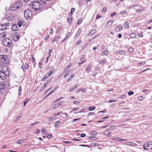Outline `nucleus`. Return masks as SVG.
<instances>
[{
    "mask_svg": "<svg viewBox=\"0 0 152 152\" xmlns=\"http://www.w3.org/2000/svg\"><path fill=\"white\" fill-rule=\"evenodd\" d=\"M32 6L33 8L36 11H39L42 8V5L37 1H34L33 2Z\"/></svg>",
    "mask_w": 152,
    "mask_h": 152,
    "instance_id": "f257e3e1",
    "label": "nucleus"
},
{
    "mask_svg": "<svg viewBox=\"0 0 152 152\" xmlns=\"http://www.w3.org/2000/svg\"><path fill=\"white\" fill-rule=\"evenodd\" d=\"M11 40L6 38L3 39L2 42L3 44L5 46L9 47L11 45Z\"/></svg>",
    "mask_w": 152,
    "mask_h": 152,
    "instance_id": "f03ea898",
    "label": "nucleus"
},
{
    "mask_svg": "<svg viewBox=\"0 0 152 152\" xmlns=\"http://www.w3.org/2000/svg\"><path fill=\"white\" fill-rule=\"evenodd\" d=\"M24 15L25 18L28 19L31 17L32 15V13L30 10H27L24 12Z\"/></svg>",
    "mask_w": 152,
    "mask_h": 152,
    "instance_id": "7ed1b4c3",
    "label": "nucleus"
},
{
    "mask_svg": "<svg viewBox=\"0 0 152 152\" xmlns=\"http://www.w3.org/2000/svg\"><path fill=\"white\" fill-rule=\"evenodd\" d=\"M18 9H19V7H18V6H17L16 4H14L9 8L10 10L12 11H15Z\"/></svg>",
    "mask_w": 152,
    "mask_h": 152,
    "instance_id": "20e7f679",
    "label": "nucleus"
},
{
    "mask_svg": "<svg viewBox=\"0 0 152 152\" xmlns=\"http://www.w3.org/2000/svg\"><path fill=\"white\" fill-rule=\"evenodd\" d=\"M7 76V75H6L4 72L2 71H0V77L2 80H5Z\"/></svg>",
    "mask_w": 152,
    "mask_h": 152,
    "instance_id": "39448f33",
    "label": "nucleus"
},
{
    "mask_svg": "<svg viewBox=\"0 0 152 152\" xmlns=\"http://www.w3.org/2000/svg\"><path fill=\"white\" fill-rule=\"evenodd\" d=\"M7 58V56L5 55H0V59L2 62H4L5 61V60Z\"/></svg>",
    "mask_w": 152,
    "mask_h": 152,
    "instance_id": "423d86ee",
    "label": "nucleus"
},
{
    "mask_svg": "<svg viewBox=\"0 0 152 152\" xmlns=\"http://www.w3.org/2000/svg\"><path fill=\"white\" fill-rule=\"evenodd\" d=\"M6 19L8 20H10L13 19L14 16L12 14L7 15L6 17Z\"/></svg>",
    "mask_w": 152,
    "mask_h": 152,
    "instance_id": "0eeeda50",
    "label": "nucleus"
},
{
    "mask_svg": "<svg viewBox=\"0 0 152 152\" xmlns=\"http://www.w3.org/2000/svg\"><path fill=\"white\" fill-rule=\"evenodd\" d=\"M18 29V27L17 25L16 24H14L12 25V31H16Z\"/></svg>",
    "mask_w": 152,
    "mask_h": 152,
    "instance_id": "6e6552de",
    "label": "nucleus"
},
{
    "mask_svg": "<svg viewBox=\"0 0 152 152\" xmlns=\"http://www.w3.org/2000/svg\"><path fill=\"white\" fill-rule=\"evenodd\" d=\"M86 61L85 56L84 55H82L81 58L80 59V61L81 62V63H83Z\"/></svg>",
    "mask_w": 152,
    "mask_h": 152,
    "instance_id": "1a4fd4ad",
    "label": "nucleus"
},
{
    "mask_svg": "<svg viewBox=\"0 0 152 152\" xmlns=\"http://www.w3.org/2000/svg\"><path fill=\"white\" fill-rule=\"evenodd\" d=\"M7 27H5L4 24H2L0 25V31L8 29Z\"/></svg>",
    "mask_w": 152,
    "mask_h": 152,
    "instance_id": "9d476101",
    "label": "nucleus"
},
{
    "mask_svg": "<svg viewBox=\"0 0 152 152\" xmlns=\"http://www.w3.org/2000/svg\"><path fill=\"white\" fill-rule=\"evenodd\" d=\"M50 80H47L45 83L44 85L41 88V89L43 90L46 87V86L50 82Z\"/></svg>",
    "mask_w": 152,
    "mask_h": 152,
    "instance_id": "9b49d317",
    "label": "nucleus"
},
{
    "mask_svg": "<svg viewBox=\"0 0 152 152\" xmlns=\"http://www.w3.org/2000/svg\"><path fill=\"white\" fill-rule=\"evenodd\" d=\"M15 4L17 5V6H18V7H19V8L21 7L23 5L22 2L21 1H19Z\"/></svg>",
    "mask_w": 152,
    "mask_h": 152,
    "instance_id": "f8f14e48",
    "label": "nucleus"
},
{
    "mask_svg": "<svg viewBox=\"0 0 152 152\" xmlns=\"http://www.w3.org/2000/svg\"><path fill=\"white\" fill-rule=\"evenodd\" d=\"M7 34L6 32L2 33L0 34V37L1 38H5L6 37Z\"/></svg>",
    "mask_w": 152,
    "mask_h": 152,
    "instance_id": "ddd939ff",
    "label": "nucleus"
},
{
    "mask_svg": "<svg viewBox=\"0 0 152 152\" xmlns=\"http://www.w3.org/2000/svg\"><path fill=\"white\" fill-rule=\"evenodd\" d=\"M78 86V85H75L73 87H71L69 90L70 92H71L75 89Z\"/></svg>",
    "mask_w": 152,
    "mask_h": 152,
    "instance_id": "4468645a",
    "label": "nucleus"
},
{
    "mask_svg": "<svg viewBox=\"0 0 152 152\" xmlns=\"http://www.w3.org/2000/svg\"><path fill=\"white\" fill-rule=\"evenodd\" d=\"M60 39H61V38H60L59 36L55 37L53 38L52 41L53 42H55L58 40Z\"/></svg>",
    "mask_w": 152,
    "mask_h": 152,
    "instance_id": "2eb2a0df",
    "label": "nucleus"
},
{
    "mask_svg": "<svg viewBox=\"0 0 152 152\" xmlns=\"http://www.w3.org/2000/svg\"><path fill=\"white\" fill-rule=\"evenodd\" d=\"M50 76V74H47L45 75L44 77L42 79V80L43 81H44L46 79V78H47L49 76Z\"/></svg>",
    "mask_w": 152,
    "mask_h": 152,
    "instance_id": "dca6fc26",
    "label": "nucleus"
},
{
    "mask_svg": "<svg viewBox=\"0 0 152 152\" xmlns=\"http://www.w3.org/2000/svg\"><path fill=\"white\" fill-rule=\"evenodd\" d=\"M104 133L106 135L109 136L111 133V132L110 131L107 130L104 131Z\"/></svg>",
    "mask_w": 152,
    "mask_h": 152,
    "instance_id": "f3484780",
    "label": "nucleus"
},
{
    "mask_svg": "<svg viewBox=\"0 0 152 152\" xmlns=\"http://www.w3.org/2000/svg\"><path fill=\"white\" fill-rule=\"evenodd\" d=\"M22 115V113H21L20 114H19L17 118H15V122H17L18 121V120L21 118Z\"/></svg>",
    "mask_w": 152,
    "mask_h": 152,
    "instance_id": "a211bd4d",
    "label": "nucleus"
},
{
    "mask_svg": "<svg viewBox=\"0 0 152 152\" xmlns=\"http://www.w3.org/2000/svg\"><path fill=\"white\" fill-rule=\"evenodd\" d=\"M81 29L80 28H79L78 29V30L76 34V37L77 38H78V37L79 36L80 34V32H81Z\"/></svg>",
    "mask_w": 152,
    "mask_h": 152,
    "instance_id": "6ab92c4d",
    "label": "nucleus"
},
{
    "mask_svg": "<svg viewBox=\"0 0 152 152\" xmlns=\"http://www.w3.org/2000/svg\"><path fill=\"white\" fill-rule=\"evenodd\" d=\"M73 70V69H72L70 70L66 74L64 75V77L66 78L67 76L69 75L71 73Z\"/></svg>",
    "mask_w": 152,
    "mask_h": 152,
    "instance_id": "aec40b11",
    "label": "nucleus"
},
{
    "mask_svg": "<svg viewBox=\"0 0 152 152\" xmlns=\"http://www.w3.org/2000/svg\"><path fill=\"white\" fill-rule=\"evenodd\" d=\"M75 10V9L74 8H72L71 9V12L69 14V15L70 16H72L73 15V13L74 12V11Z\"/></svg>",
    "mask_w": 152,
    "mask_h": 152,
    "instance_id": "412c9836",
    "label": "nucleus"
},
{
    "mask_svg": "<svg viewBox=\"0 0 152 152\" xmlns=\"http://www.w3.org/2000/svg\"><path fill=\"white\" fill-rule=\"evenodd\" d=\"M55 72V70H54V68H53L51 69V71L50 70L48 73V74H50V76L52 74L54 73Z\"/></svg>",
    "mask_w": 152,
    "mask_h": 152,
    "instance_id": "4be33fe9",
    "label": "nucleus"
},
{
    "mask_svg": "<svg viewBox=\"0 0 152 152\" xmlns=\"http://www.w3.org/2000/svg\"><path fill=\"white\" fill-rule=\"evenodd\" d=\"M60 121H56L55 124V126L56 128H57L58 127L59 125L60 124Z\"/></svg>",
    "mask_w": 152,
    "mask_h": 152,
    "instance_id": "5701e85b",
    "label": "nucleus"
},
{
    "mask_svg": "<svg viewBox=\"0 0 152 152\" xmlns=\"http://www.w3.org/2000/svg\"><path fill=\"white\" fill-rule=\"evenodd\" d=\"M122 27L120 26V27H117L116 28L115 31H116L118 32H119L121 30H122Z\"/></svg>",
    "mask_w": 152,
    "mask_h": 152,
    "instance_id": "b1692460",
    "label": "nucleus"
},
{
    "mask_svg": "<svg viewBox=\"0 0 152 152\" xmlns=\"http://www.w3.org/2000/svg\"><path fill=\"white\" fill-rule=\"evenodd\" d=\"M58 86H56L55 88H54L53 90H52L50 93H49V94H52L53 93V92L55 91L56 89H58Z\"/></svg>",
    "mask_w": 152,
    "mask_h": 152,
    "instance_id": "393cba45",
    "label": "nucleus"
},
{
    "mask_svg": "<svg viewBox=\"0 0 152 152\" xmlns=\"http://www.w3.org/2000/svg\"><path fill=\"white\" fill-rule=\"evenodd\" d=\"M118 54L122 55H124L126 53L124 51L122 50H120L118 51Z\"/></svg>",
    "mask_w": 152,
    "mask_h": 152,
    "instance_id": "a878e982",
    "label": "nucleus"
},
{
    "mask_svg": "<svg viewBox=\"0 0 152 152\" xmlns=\"http://www.w3.org/2000/svg\"><path fill=\"white\" fill-rule=\"evenodd\" d=\"M96 32V30L95 29H93L90 32V34L92 35L95 34Z\"/></svg>",
    "mask_w": 152,
    "mask_h": 152,
    "instance_id": "bb28decb",
    "label": "nucleus"
},
{
    "mask_svg": "<svg viewBox=\"0 0 152 152\" xmlns=\"http://www.w3.org/2000/svg\"><path fill=\"white\" fill-rule=\"evenodd\" d=\"M117 140H118L119 141H126L127 140L126 139H124L121 138L120 137H117Z\"/></svg>",
    "mask_w": 152,
    "mask_h": 152,
    "instance_id": "cd10ccee",
    "label": "nucleus"
},
{
    "mask_svg": "<svg viewBox=\"0 0 152 152\" xmlns=\"http://www.w3.org/2000/svg\"><path fill=\"white\" fill-rule=\"evenodd\" d=\"M136 34L135 33H131L130 35V37L132 38H134L135 37Z\"/></svg>",
    "mask_w": 152,
    "mask_h": 152,
    "instance_id": "c85d7f7f",
    "label": "nucleus"
},
{
    "mask_svg": "<svg viewBox=\"0 0 152 152\" xmlns=\"http://www.w3.org/2000/svg\"><path fill=\"white\" fill-rule=\"evenodd\" d=\"M108 54V50H106L105 51H104L103 52H102V56H103L105 55Z\"/></svg>",
    "mask_w": 152,
    "mask_h": 152,
    "instance_id": "c756f323",
    "label": "nucleus"
},
{
    "mask_svg": "<svg viewBox=\"0 0 152 152\" xmlns=\"http://www.w3.org/2000/svg\"><path fill=\"white\" fill-rule=\"evenodd\" d=\"M114 22V21L111 20L110 21L108 22L107 23L106 26L107 25H109V26H110Z\"/></svg>",
    "mask_w": 152,
    "mask_h": 152,
    "instance_id": "7c9ffc66",
    "label": "nucleus"
},
{
    "mask_svg": "<svg viewBox=\"0 0 152 152\" xmlns=\"http://www.w3.org/2000/svg\"><path fill=\"white\" fill-rule=\"evenodd\" d=\"M18 91H19V92H18V95L20 96L21 94V92L22 91V88L20 86V87H19L18 88Z\"/></svg>",
    "mask_w": 152,
    "mask_h": 152,
    "instance_id": "2f4dec72",
    "label": "nucleus"
},
{
    "mask_svg": "<svg viewBox=\"0 0 152 152\" xmlns=\"http://www.w3.org/2000/svg\"><path fill=\"white\" fill-rule=\"evenodd\" d=\"M124 27H126L127 28H129V23L127 22H126L124 24Z\"/></svg>",
    "mask_w": 152,
    "mask_h": 152,
    "instance_id": "473e14b6",
    "label": "nucleus"
},
{
    "mask_svg": "<svg viewBox=\"0 0 152 152\" xmlns=\"http://www.w3.org/2000/svg\"><path fill=\"white\" fill-rule=\"evenodd\" d=\"M126 144H127V145H136V144L134 143H131V142H127V143Z\"/></svg>",
    "mask_w": 152,
    "mask_h": 152,
    "instance_id": "72a5a7b5",
    "label": "nucleus"
},
{
    "mask_svg": "<svg viewBox=\"0 0 152 152\" xmlns=\"http://www.w3.org/2000/svg\"><path fill=\"white\" fill-rule=\"evenodd\" d=\"M23 142V139H21L17 141V143L18 144H20L22 143Z\"/></svg>",
    "mask_w": 152,
    "mask_h": 152,
    "instance_id": "f704fd0d",
    "label": "nucleus"
},
{
    "mask_svg": "<svg viewBox=\"0 0 152 152\" xmlns=\"http://www.w3.org/2000/svg\"><path fill=\"white\" fill-rule=\"evenodd\" d=\"M5 86L2 83H0V89H2L4 88Z\"/></svg>",
    "mask_w": 152,
    "mask_h": 152,
    "instance_id": "c9c22d12",
    "label": "nucleus"
},
{
    "mask_svg": "<svg viewBox=\"0 0 152 152\" xmlns=\"http://www.w3.org/2000/svg\"><path fill=\"white\" fill-rule=\"evenodd\" d=\"M127 12L126 10H124V11H122L120 12L119 15H123L124 14H125Z\"/></svg>",
    "mask_w": 152,
    "mask_h": 152,
    "instance_id": "e433bc0d",
    "label": "nucleus"
},
{
    "mask_svg": "<svg viewBox=\"0 0 152 152\" xmlns=\"http://www.w3.org/2000/svg\"><path fill=\"white\" fill-rule=\"evenodd\" d=\"M71 32H69V33L67 35H66V37H65L64 39V40H66L67 38L69 37V36L71 34Z\"/></svg>",
    "mask_w": 152,
    "mask_h": 152,
    "instance_id": "4c0bfd02",
    "label": "nucleus"
},
{
    "mask_svg": "<svg viewBox=\"0 0 152 152\" xmlns=\"http://www.w3.org/2000/svg\"><path fill=\"white\" fill-rule=\"evenodd\" d=\"M95 107H92L89 108L88 109L89 111H91L95 109Z\"/></svg>",
    "mask_w": 152,
    "mask_h": 152,
    "instance_id": "58836bf2",
    "label": "nucleus"
},
{
    "mask_svg": "<svg viewBox=\"0 0 152 152\" xmlns=\"http://www.w3.org/2000/svg\"><path fill=\"white\" fill-rule=\"evenodd\" d=\"M134 50V49L132 47H130L129 48V51L130 53H132Z\"/></svg>",
    "mask_w": 152,
    "mask_h": 152,
    "instance_id": "ea45409f",
    "label": "nucleus"
},
{
    "mask_svg": "<svg viewBox=\"0 0 152 152\" xmlns=\"http://www.w3.org/2000/svg\"><path fill=\"white\" fill-rule=\"evenodd\" d=\"M31 59H32V62L34 64L35 63V60L34 58V57L33 56H32L31 57Z\"/></svg>",
    "mask_w": 152,
    "mask_h": 152,
    "instance_id": "a19ab883",
    "label": "nucleus"
},
{
    "mask_svg": "<svg viewBox=\"0 0 152 152\" xmlns=\"http://www.w3.org/2000/svg\"><path fill=\"white\" fill-rule=\"evenodd\" d=\"M67 21H68L69 23H71L72 22V18L69 17V18H67Z\"/></svg>",
    "mask_w": 152,
    "mask_h": 152,
    "instance_id": "79ce46f5",
    "label": "nucleus"
},
{
    "mask_svg": "<svg viewBox=\"0 0 152 152\" xmlns=\"http://www.w3.org/2000/svg\"><path fill=\"white\" fill-rule=\"evenodd\" d=\"M80 103V102L78 101H75L73 102V104H78Z\"/></svg>",
    "mask_w": 152,
    "mask_h": 152,
    "instance_id": "37998d69",
    "label": "nucleus"
},
{
    "mask_svg": "<svg viewBox=\"0 0 152 152\" xmlns=\"http://www.w3.org/2000/svg\"><path fill=\"white\" fill-rule=\"evenodd\" d=\"M90 145L92 146H98L99 145L98 143H92Z\"/></svg>",
    "mask_w": 152,
    "mask_h": 152,
    "instance_id": "c03bdc74",
    "label": "nucleus"
},
{
    "mask_svg": "<svg viewBox=\"0 0 152 152\" xmlns=\"http://www.w3.org/2000/svg\"><path fill=\"white\" fill-rule=\"evenodd\" d=\"M64 102L63 101H61L58 103H57V104H58V106L61 105V104H63Z\"/></svg>",
    "mask_w": 152,
    "mask_h": 152,
    "instance_id": "a18cd8bd",
    "label": "nucleus"
},
{
    "mask_svg": "<svg viewBox=\"0 0 152 152\" xmlns=\"http://www.w3.org/2000/svg\"><path fill=\"white\" fill-rule=\"evenodd\" d=\"M79 110V108L77 107L74 108L72 110V111H73L76 110Z\"/></svg>",
    "mask_w": 152,
    "mask_h": 152,
    "instance_id": "49530a36",
    "label": "nucleus"
},
{
    "mask_svg": "<svg viewBox=\"0 0 152 152\" xmlns=\"http://www.w3.org/2000/svg\"><path fill=\"white\" fill-rule=\"evenodd\" d=\"M134 93L132 91H130L128 93V95L129 96L131 95L134 94Z\"/></svg>",
    "mask_w": 152,
    "mask_h": 152,
    "instance_id": "de8ad7c7",
    "label": "nucleus"
},
{
    "mask_svg": "<svg viewBox=\"0 0 152 152\" xmlns=\"http://www.w3.org/2000/svg\"><path fill=\"white\" fill-rule=\"evenodd\" d=\"M42 132L43 134H45L46 132V130L45 129H42Z\"/></svg>",
    "mask_w": 152,
    "mask_h": 152,
    "instance_id": "09e8293b",
    "label": "nucleus"
},
{
    "mask_svg": "<svg viewBox=\"0 0 152 152\" xmlns=\"http://www.w3.org/2000/svg\"><path fill=\"white\" fill-rule=\"evenodd\" d=\"M101 17V16H100V15H96V19H98Z\"/></svg>",
    "mask_w": 152,
    "mask_h": 152,
    "instance_id": "8fccbe9b",
    "label": "nucleus"
},
{
    "mask_svg": "<svg viewBox=\"0 0 152 152\" xmlns=\"http://www.w3.org/2000/svg\"><path fill=\"white\" fill-rule=\"evenodd\" d=\"M95 114V113L94 112H91V113H88V116H90L92 115H94Z\"/></svg>",
    "mask_w": 152,
    "mask_h": 152,
    "instance_id": "3c124183",
    "label": "nucleus"
},
{
    "mask_svg": "<svg viewBox=\"0 0 152 152\" xmlns=\"http://www.w3.org/2000/svg\"><path fill=\"white\" fill-rule=\"evenodd\" d=\"M49 33L51 35H52L53 33V30L52 28H51L50 31Z\"/></svg>",
    "mask_w": 152,
    "mask_h": 152,
    "instance_id": "603ef678",
    "label": "nucleus"
},
{
    "mask_svg": "<svg viewBox=\"0 0 152 152\" xmlns=\"http://www.w3.org/2000/svg\"><path fill=\"white\" fill-rule=\"evenodd\" d=\"M138 35L140 37H143V34L142 32H141L138 34Z\"/></svg>",
    "mask_w": 152,
    "mask_h": 152,
    "instance_id": "864d4df0",
    "label": "nucleus"
},
{
    "mask_svg": "<svg viewBox=\"0 0 152 152\" xmlns=\"http://www.w3.org/2000/svg\"><path fill=\"white\" fill-rule=\"evenodd\" d=\"M52 49H50V50H49V53H48V55H49V56H51L50 54L52 52Z\"/></svg>",
    "mask_w": 152,
    "mask_h": 152,
    "instance_id": "5fc2aeb1",
    "label": "nucleus"
},
{
    "mask_svg": "<svg viewBox=\"0 0 152 152\" xmlns=\"http://www.w3.org/2000/svg\"><path fill=\"white\" fill-rule=\"evenodd\" d=\"M52 137V134H50L48 135L47 136V137L48 138H51Z\"/></svg>",
    "mask_w": 152,
    "mask_h": 152,
    "instance_id": "6e6d98bb",
    "label": "nucleus"
},
{
    "mask_svg": "<svg viewBox=\"0 0 152 152\" xmlns=\"http://www.w3.org/2000/svg\"><path fill=\"white\" fill-rule=\"evenodd\" d=\"M17 24L19 27H20L22 25V23L21 22L19 21Z\"/></svg>",
    "mask_w": 152,
    "mask_h": 152,
    "instance_id": "4d7b16f0",
    "label": "nucleus"
},
{
    "mask_svg": "<svg viewBox=\"0 0 152 152\" xmlns=\"http://www.w3.org/2000/svg\"><path fill=\"white\" fill-rule=\"evenodd\" d=\"M26 69H28L29 67V65L28 63H27L26 64Z\"/></svg>",
    "mask_w": 152,
    "mask_h": 152,
    "instance_id": "13d9d810",
    "label": "nucleus"
},
{
    "mask_svg": "<svg viewBox=\"0 0 152 152\" xmlns=\"http://www.w3.org/2000/svg\"><path fill=\"white\" fill-rule=\"evenodd\" d=\"M69 68V67H68L67 66H66L64 69V71L65 72H66V71Z\"/></svg>",
    "mask_w": 152,
    "mask_h": 152,
    "instance_id": "bf43d9fd",
    "label": "nucleus"
},
{
    "mask_svg": "<svg viewBox=\"0 0 152 152\" xmlns=\"http://www.w3.org/2000/svg\"><path fill=\"white\" fill-rule=\"evenodd\" d=\"M4 25H5V26L6 27H7V26H9L10 25V23H7L5 24H4Z\"/></svg>",
    "mask_w": 152,
    "mask_h": 152,
    "instance_id": "052dcab7",
    "label": "nucleus"
},
{
    "mask_svg": "<svg viewBox=\"0 0 152 152\" xmlns=\"http://www.w3.org/2000/svg\"><path fill=\"white\" fill-rule=\"evenodd\" d=\"M21 67H22V69H23V71H24L25 70V67H26L24 65H22Z\"/></svg>",
    "mask_w": 152,
    "mask_h": 152,
    "instance_id": "680f3d73",
    "label": "nucleus"
},
{
    "mask_svg": "<svg viewBox=\"0 0 152 152\" xmlns=\"http://www.w3.org/2000/svg\"><path fill=\"white\" fill-rule=\"evenodd\" d=\"M58 104H55L53 107V109H56L58 107Z\"/></svg>",
    "mask_w": 152,
    "mask_h": 152,
    "instance_id": "e2e57ef3",
    "label": "nucleus"
},
{
    "mask_svg": "<svg viewBox=\"0 0 152 152\" xmlns=\"http://www.w3.org/2000/svg\"><path fill=\"white\" fill-rule=\"evenodd\" d=\"M106 61L105 60L104 61H101L100 62V63L101 64H104L106 63Z\"/></svg>",
    "mask_w": 152,
    "mask_h": 152,
    "instance_id": "0e129e2a",
    "label": "nucleus"
},
{
    "mask_svg": "<svg viewBox=\"0 0 152 152\" xmlns=\"http://www.w3.org/2000/svg\"><path fill=\"white\" fill-rule=\"evenodd\" d=\"M81 40H80L77 42L76 45H80L81 44Z\"/></svg>",
    "mask_w": 152,
    "mask_h": 152,
    "instance_id": "69168bd1",
    "label": "nucleus"
},
{
    "mask_svg": "<svg viewBox=\"0 0 152 152\" xmlns=\"http://www.w3.org/2000/svg\"><path fill=\"white\" fill-rule=\"evenodd\" d=\"M86 135L85 134L82 133L80 135V137H84L86 136Z\"/></svg>",
    "mask_w": 152,
    "mask_h": 152,
    "instance_id": "338daca9",
    "label": "nucleus"
},
{
    "mask_svg": "<svg viewBox=\"0 0 152 152\" xmlns=\"http://www.w3.org/2000/svg\"><path fill=\"white\" fill-rule=\"evenodd\" d=\"M136 11L138 13H141L142 12V11L139 9L136 10Z\"/></svg>",
    "mask_w": 152,
    "mask_h": 152,
    "instance_id": "774afa93",
    "label": "nucleus"
}]
</instances>
